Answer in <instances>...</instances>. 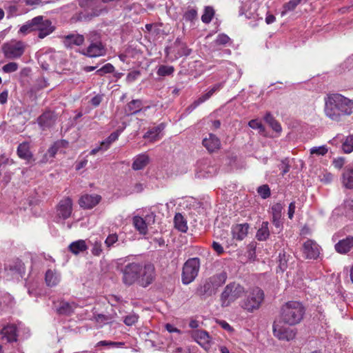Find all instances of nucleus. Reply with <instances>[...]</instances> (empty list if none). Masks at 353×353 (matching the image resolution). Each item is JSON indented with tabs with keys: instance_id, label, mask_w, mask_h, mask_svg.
Masks as SVG:
<instances>
[{
	"instance_id": "nucleus-1",
	"label": "nucleus",
	"mask_w": 353,
	"mask_h": 353,
	"mask_svg": "<svg viewBox=\"0 0 353 353\" xmlns=\"http://www.w3.org/2000/svg\"><path fill=\"white\" fill-rule=\"evenodd\" d=\"M122 282L126 286L135 283L146 288L154 281L156 274L153 264L150 263L131 262L121 270Z\"/></svg>"
},
{
	"instance_id": "nucleus-2",
	"label": "nucleus",
	"mask_w": 353,
	"mask_h": 353,
	"mask_svg": "<svg viewBox=\"0 0 353 353\" xmlns=\"http://www.w3.org/2000/svg\"><path fill=\"white\" fill-rule=\"evenodd\" d=\"M325 114L334 121H341L343 117L353 113V100L340 94L327 97L325 103Z\"/></svg>"
},
{
	"instance_id": "nucleus-3",
	"label": "nucleus",
	"mask_w": 353,
	"mask_h": 353,
	"mask_svg": "<svg viewBox=\"0 0 353 353\" xmlns=\"http://www.w3.org/2000/svg\"><path fill=\"white\" fill-rule=\"evenodd\" d=\"M305 308L299 301H289L281 309L280 321L289 325L299 323L305 314Z\"/></svg>"
},
{
	"instance_id": "nucleus-4",
	"label": "nucleus",
	"mask_w": 353,
	"mask_h": 353,
	"mask_svg": "<svg viewBox=\"0 0 353 353\" xmlns=\"http://www.w3.org/2000/svg\"><path fill=\"white\" fill-rule=\"evenodd\" d=\"M245 297L240 303L241 307L248 312L252 313L258 310L263 302L264 292L259 287H253L245 290Z\"/></svg>"
},
{
	"instance_id": "nucleus-5",
	"label": "nucleus",
	"mask_w": 353,
	"mask_h": 353,
	"mask_svg": "<svg viewBox=\"0 0 353 353\" xmlns=\"http://www.w3.org/2000/svg\"><path fill=\"white\" fill-rule=\"evenodd\" d=\"M245 294V288L241 284L232 282L228 284L220 297L222 307H228Z\"/></svg>"
},
{
	"instance_id": "nucleus-6",
	"label": "nucleus",
	"mask_w": 353,
	"mask_h": 353,
	"mask_svg": "<svg viewBox=\"0 0 353 353\" xmlns=\"http://www.w3.org/2000/svg\"><path fill=\"white\" fill-rule=\"evenodd\" d=\"M227 275L221 273L209 278L197 290L200 296H209L216 293L219 287L225 283Z\"/></svg>"
},
{
	"instance_id": "nucleus-7",
	"label": "nucleus",
	"mask_w": 353,
	"mask_h": 353,
	"mask_svg": "<svg viewBox=\"0 0 353 353\" xmlns=\"http://www.w3.org/2000/svg\"><path fill=\"white\" fill-rule=\"evenodd\" d=\"M200 268V260L197 257L189 259L183 265L181 279L185 285L192 283L197 276Z\"/></svg>"
},
{
	"instance_id": "nucleus-8",
	"label": "nucleus",
	"mask_w": 353,
	"mask_h": 353,
	"mask_svg": "<svg viewBox=\"0 0 353 353\" xmlns=\"http://www.w3.org/2000/svg\"><path fill=\"white\" fill-rule=\"evenodd\" d=\"M2 50L6 57L16 59L20 57L23 54L25 45L21 41H11L4 43Z\"/></svg>"
},
{
	"instance_id": "nucleus-9",
	"label": "nucleus",
	"mask_w": 353,
	"mask_h": 353,
	"mask_svg": "<svg viewBox=\"0 0 353 353\" xmlns=\"http://www.w3.org/2000/svg\"><path fill=\"white\" fill-rule=\"evenodd\" d=\"M32 21L35 23L34 26H33V30L39 31L38 37L40 39L45 38L54 30V27L52 25V22L48 19H45L43 16L34 17Z\"/></svg>"
},
{
	"instance_id": "nucleus-10",
	"label": "nucleus",
	"mask_w": 353,
	"mask_h": 353,
	"mask_svg": "<svg viewBox=\"0 0 353 353\" xmlns=\"http://www.w3.org/2000/svg\"><path fill=\"white\" fill-rule=\"evenodd\" d=\"M274 335L279 340L290 341L294 339L296 336L295 332L290 328L284 327L283 322L275 321L273 324Z\"/></svg>"
},
{
	"instance_id": "nucleus-11",
	"label": "nucleus",
	"mask_w": 353,
	"mask_h": 353,
	"mask_svg": "<svg viewBox=\"0 0 353 353\" xmlns=\"http://www.w3.org/2000/svg\"><path fill=\"white\" fill-rule=\"evenodd\" d=\"M84 55L94 58L104 56L106 54L105 46L100 41H92L88 48L82 52Z\"/></svg>"
},
{
	"instance_id": "nucleus-12",
	"label": "nucleus",
	"mask_w": 353,
	"mask_h": 353,
	"mask_svg": "<svg viewBox=\"0 0 353 353\" xmlns=\"http://www.w3.org/2000/svg\"><path fill=\"white\" fill-rule=\"evenodd\" d=\"M303 253L307 259H315L320 254L319 245L313 240H307L303 245Z\"/></svg>"
},
{
	"instance_id": "nucleus-13",
	"label": "nucleus",
	"mask_w": 353,
	"mask_h": 353,
	"mask_svg": "<svg viewBox=\"0 0 353 353\" xmlns=\"http://www.w3.org/2000/svg\"><path fill=\"white\" fill-rule=\"evenodd\" d=\"M72 212V201L70 198L66 197L60 201L57 206V215L63 219L69 218Z\"/></svg>"
},
{
	"instance_id": "nucleus-14",
	"label": "nucleus",
	"mask_w": 353,
	"mask_h": 353,
	"mask_svg": "<svg viewBox=\"0 0 353 353\" xmlns=\"http://www.w3.org/2000/svg\"><path fill=\"white\" fill-rule=\"evenodd\" d=\"M223 87V83H219L214 85L212 87L208 92L201 96L198 99L195 100L188 108L187 110L189 112L194 110L197 106H199L202 103L205 102L208 99H209L216 92L220 90Z\"/></svg>"
},
{
	"instance_id": "nucleus-15",
	"label": "nucleus",
	"mask_w": 353,
	"mask_h": 353,
	"mask_svg": "<svg viewBox=\"0 0 353 353\" xmlns=\"http://www.w3.org/2000/svg\"><path fill=\"white\" fill-rule=\"evenodd\" d=\"M17 329L16 325L13 324L7 325L3 327L0 332L1 336V340L6 341L8 343L17 341Z\"/></svg>"
},
{
	"instance_id": "nucleus-16",
	"label": "nucleus",
	"mask_w": 353,
	"mask_h": 353,
	"mask_svg": "<svg viewBox=\"0 0 353 353\" xmlns=\"http://www.w3.org/2000/svg\"><path fill=\"white\" fill-rule=\"evenodd\" d=\"M101 199V196L98 194H85L80 198L79 204L84 209H91L97 205Z\"/></svg>"
},
{
	"instance_id": "nucleus-17",
	"label": "nucleus",
	"mask_w": 353,
	"mask_h": 353,
	"mask_svg": "<svg viewBox=\"0 0 353 353\" xmlns=\"http://www.w3.org/2000/svg\"><path fill=\"white\" fill-rule=\"evenodd\" d=\"M38 124L42 130H46L54 125L56 121V115L50 111L45 112L37 119Z\"/></svg>"
},
{
	"instance_id": "nucleus-18",
	"label": "nucleus",
	"mask_w": 353,
	"mask_h": 353,
	"mask_svg": "<svg viewBox=\"0 0 353 353\" xmlns=\"http://www.w3.org/2000/svg\"><path fill=\"white\" fill-rule=\"evenodd\" d=\"M192 336L204 349L207 350L210 347V336L207 332L196 330L192 332Z\"/></svg>"
},
{
	"instance_id": "nucleus-19",
	"label": "nucleus",
	"mask_w": 353,
	"mask_h": 353,
	"mask_svg": "<svg viewBox=\"0 0 353 353\" xmlns=\"http://www.w3.org/2000/svg\"><path fill=\"white\" fill-rule=\"evenodd\" d=\"M84 37L79 34H70L63 37V44L66 48H73L79 46L84 42Z\"/></svg>"
},
{
	"instance_id": "nucleus-20",
	"label": "nucleus",
	"mask_w": 353,
	"mask_h": 353,
	"mask_svg": "<svg viewBox=\"0 0 353 353\" xmlns=\"http://www.w3.org/2000/svg\"><path fill=\"white\" fill-rule=\"evenodd\" d=\"M353 248V236H349L340 240L334 245L335 250L341 254L347 253Z\"/></svg>"
},
{
	"instance_id": "nucleus-21",
	"label": "nucleus",
	"mask_w": 353,
	"mask_h": 353,
	"mask_svg": "<svg viewBox=\"0 0 353 353\" xmlns=\"http://www.w3.org/2000/svg\"><path fill=\"white\" fill-rule=\"evenodd\" d=\"M54 305L57 312L63 315L71 314L77 307L74 303H68L64 301H61L57 304L54 303Z\"/></svg>"
},
{
	"instance_id": "nucleus-22",
	"label": "nucleus",
	"mask_w": 353,
	"mask_h": 353,
	"mask_svg": "<svg viewBox=\"0 0 353 353\" xmlns=\"http://www.w3.org/2000/svg\"><path fill=\"white\" fill-rule=\"evenodd\" d=\"M61 281V274L56 270H48L45 274V281L48 287L58 285Z\"/></svg>"
},
{
	"instance_id": "nucleus-23",
	"label": "nucleus",
	"mask_w": 353,
	"mask_h": 353,
	"mask_svg": "<svg viewBox=\"0 0 353 353\" xmlns=\"http://www.w3.org/2000/svg\"><path fill=\"white\" fill-rule=\"evenodd\" d=\"M165 128V125L161 123L159 125L148 130L143 136L145 139H148L151 142L156 141L161 139L160 134Z\"/></svg>"
},
{
	"instance_id": "nucleus-24",
	"label": "nucleus",
	"mask_w": 353,
	"mask_h": 353,
	"mask_svg": "<svg viewBox=\"0 0 353 353\" xmlns=\"http://www.w3.org/2000/svg\"><path fill=\"white\" fill-rule=\"evenodd\" d=\"M203 145L209 152H212L219 148L221 143L215 135L210 134L209 138H205L203 140Z\"/></svg>"
},
{
	"instance_id": "nucleus-25",
	"label": "nucleus",
	"mask_w": 353,
	"mask_h": 353,
	"mask_svg": "<svg viewBox=\"0 0 353 353\" xmlns=\"http://www.w3.org/2000/svg\"><path fill=\"white\" fill-rule=\"evenodd\" d=\"M342 183L345 188L353 189V165L345 167L342 175Z\"/></svg>"
},
{
	"instance_id": "nucleus-26",
	"label": "nucleus",
	"mask_w": 353,
	"mask_h": 353,
	"mask_svg": "<svg viewBox=\"0 0 353 353\" xmlns=\"http://www.w3.org/2000/svg\"><path fill=\"white\" fill-rule=\"evenodd\" d=\"M150 161V158L146 154H140L136 156L132 165L134 170H143Z\"/></svg>"
},
{
	"instance_id": "nucleus-27",
	"label": "nucleus",
	"mask_w": 353,
	"mask_h": 353,
	"mask_svg": "<svg viewBox=\"0 0 353 353\" xmlns=\"http://www.w3.org/2000/svg\"><path fill=\"white\" fill-rule=\"evenodd\" d=\"M248 229L249 225L247 223L236 225L232 229L233 237L236 240H243L246 236Z\"/></svg>"
},
{
	"instance_id": "nucleus-28",
	"label": "nucleus",
	"mask_w": 353,
	"mask_h": 353,
	"mask_svg": "<svg viewBox=\"0 0 353 353\" xmlns=\"http://www.w3.org/2000/svg\"><path fill=\"white\" fill-rule=\"evenodd\" d=\"M268 226L269 223L268 221L262 222L256 234L257 240L263 241L269 238L270 232Z\"/></svg>"
},
{
	"instance_id": "nucleus-29",
	"label": "nucleus",
	"mask_w": 353,
	"mask_h": 353,
	"mask_svg": "<svg viewBox=\"0 0 353 353\" xmlns=\"http://www.w3.org/2000/svg\"><path fill=\"white\" fill-rule=\"evenodd\" d=\"M17 154L21 159L29 161L32 157V154L30 150L29 143L23 142L19 144L17 148Z\"/></svg>"
},
{
	"instance_id": "nucleus-30",
	"label": "nucleus",
	"mask_w": 353,
	"mask_h": 353,
	"mask_svg": "<svg viewBox=\"0 0 353 353\" xmlns=\"http://www.w3.org/2000/svg\"><path fill=\"white\" fill-rule=\"evenodd\" d=\"M174 228L181 232H186L188 227L186 219L181 213H176L174 218Z\"/></svg>"
},
{
	"instance_id": "nucleus-31",
	"label": "nucleus",
	"mask_w": 353,
	"mask_h": 353,
	"mask_svg": "<svg viewBox=\"0 0 353 353\" xmlns=\"http://www.w3.org/2000/svg\"><path fill=\"white\" fill-rule=\"evenodd\" d=\"M68 248L72 253L77 255L85 251L88 249V245L84 240H78L71 243Z\"/></svg>"
},
{
	"instance_id": "nucleus-32",
	"label": "nucleus",
	"mask_w": 353,
	"mask_h": 353,
	"mask_svg": "<svg viewBox=\"0 0 353 353\" xmlns=\"http://www.w3.org/2000/svg\"><path fill=\"white\" fill-rule=\"evenodd\" d=\"M68 145V142L65 140L57 141L48 150L46 155L53 158L61 148H67Z\"/></svg>"
},
{
	"instance_id": "nucleus-33",
	"label": "nucleus",
	"mask_w": 353,
	"mask_h": 353,
	"mask_svg": "<svg viewBox=\"0 0 353 353\" xmlns=\"http://www.w3.org/2000/svg\"><path fill=\"white\" fill-rule=\"evenodd\" d=\"M142 102L141 100H132L128 103L125 107V111L127 114H136L141 110Z\"/></svg>"
},
{
	"instance_id": "nucleus-34",
	"label": "nucleus",
	"mask_w": 353,
	"mask_h": 353,
	"mask_svg": "<svg viewBox=\"0 0 353 353\" xmlns=\"http://www.w3.org/2000/svg\"><path fill=\"white\" fill-rule=\"evenodd\" d=\"M174 45L177 51L176 58L181 57L183 56H188L190 54L192 50L188 48L185 43H181L177 39Z\"/></svg>"
},
{
	"instance_id": "nucleus-35",
	"label": "nucleus",
	"mask_w": 353,
	"mask_h": 353,
	"mask_svg": "<svg viewBox=\"0 0 353 353\" xmlns=\"http://www.w3.org/2000/svg\"><path fill=\"white\" fill-rule=\"evenodd\" d=\"M133 224L135 228L142 234H145L148 232V227L143 218L136 216L133 218Z\"/></svg>"
},
{
	"instance_id": "nucleus-36",
	"label": "nucleus",
	"mask_w": 353,
	"mask_h": 353,
	"mask_svg": "<svg viewBox=\"0 0 353 353\" xmlns=\"http://www.w3.org/2000/svg\"><path fill=\"white\" fill-rule=\"evenodd\" d=\"M341 148L346 154L353 152V134L348 135L344 139Z\"/></svg>"
},
{
	"instance_id": "nucleus-37",
	"label": "nucleus",
	"mask_w": 353,
	"mask_h": 353,
	"mask_svg": "<svg viewBox=\"0 0 353 353\" xmlns=\"http://www.w3.org/2000/svg\"><path fill=\"white\" fill-rule=\"evenodd\" d=\"M214 14V9L210 6H207L205 8L204 13L201 16V20L205 23H209Z\"/></svg>"
},
{
	"instance_id": "nucleus-38",
	"label": "nucleus",
	"mask_w": 353,
	"mask_h": 353,
	"mask_svg": "<svg viewBox=\"0 0 353 353\" xmlns=\"http://www.w3.org/2000/svg\"><path fill=\"white\" fill-rule=\"evenodd\" d=\"M174 71V68L172 65H161L159 67L157 74L161 77H165L172 74Z\"/></svg>"
},
{
	"instance_id": "nucleus-39",
	"label": "nucleus",
	"mask_w": 353,
	"mask_h": 353,
	"mask_svg": "<svg viewBox=\"0 0 353 353\" xmlns=\"http://www.w3.org/2000/svg\"><path fill=\"white\" fill-rule=\"evenodd\" d=\"M35 23L32 21V19L26 21L23 25H22L19 30V32L26 35L31 32H33V26H34Z\"/></svg>"
},
{
	"instance_id": "nucleus-40",
	"label": "nucleus",
	"mask_w": 353,
	"mask_h": 353,
	"mask_svg": "<svg viewBox=\"0 0 353 353\" xmlns=\"http://www.w3.org/2000/svg\"><path fill=\"white\" fill-rule=\"evenodd\" d=\"M119 132L118 131L114 132L104 141L101 142V145H105L104 150L109 148L110 144L118 139Z\"/></svg>"
},
{
	"instance_id": "nucleus-41",
	"label": "nucleus",
	"mask_w": 353,
	"mask_h": 353,
	"mask_svg": "<svg viewBox=\"0 0 353 353\" xmlns=\"http://www.w3.org/2000/svg\"><path fill=\"white\" fill-rule=\"evenodd\" d=\"M301 0H291L288 3H285L283 6V11L282 15H284L289 11H292L295 8L301 3Z\"/></svg>"
},
{
	"instance_id": "nucleus-42",
	"label": "nucleus",
	"mask_w": 353,
	"mask_h": 353,
	"mask_svg": "<svg viewBox=\"0 0 353 353\" xmlns=\"http://www.w3.org/2000/svg\"><path fill=\"white\" fill-rule=\"evenodd\" d=\"M257 192L263 199L270 196V189L268 185H263L257 188Z\"/></svg>"
},
{
	"instance_id": "nucleus-43",
	"label": "nucleus",
	"mask_w": 353,
	"mask_h": 353,
	"mask_svg": "<svg viewBox=\"0 0 353 353\" xmlns=\"http://www.w3.org/2000/svg\"><path fill=\"white\" fill-rule=\"evenodd\" d=\"M328 151L327 148L325 145H321L319 147H313L310 149V154H315L317 156H324Z\"/></svg>"
},
{
	"instance_id": "nucleus-44",
	"label": "nucleus",
	"mask_w": 353,
	"mask_h": 353,
	"mask_svg": "<svg viewBox=\"0 0 353 353\" xmlns=\"http://www.w3.org/2000/svg\"><path fill=\"white\" fill-rule=\"evenodd\" d=\"M283 209V207L281 203L274 204L271 208L272 217L281 218Z\"/></svg>"
},
{
	"instance_id": "nucleus-45",
	"label": "nucleus",
	"mask_w": 353,
	"mask_h": 353,
	"mask_svg": "<svg viewBox=\"0 0 353 353\" xmlns=\"http://www.w3.org/2000/svg\"><path fill=\"white\" fill-rule=\"evenodd\" d=\"M197 17V10L194 8H189L183 14L185 21H192Z\"/></svg>"
},
{
	"instance_id": "nucleus-46",
	"label": "nucleus",
	"mask_w": 353,
	"mask_h": 353,
	"mask_svg": "<svg viewBox=\"0 0 353 353\" xmlns=\"http://www.w3.org/2000/svg\"><path fill=\"white\" fill-rule=\"evenodd\" d=\"M139 319V316L136 314H130L124 318V323L128 326L134 325Z\"/></svg>"
},
{
	"instance_id": "nucleus-47",
	"label": "nucleus",
	"mask_w": 353,
	"mask_h": 353,
	"mask_svg": "<svg viewBox=\"0 0 353 353\" xmlns=\"http://www.w3.org/2000/svg\"><path fill=\"white\" fill-rule=\"evenodd\" d=\"M114 68L111 63H107L101 68L97 70L96 73L99 75H103L104 74L112 73L114 72Z\"/></svg>"
},
{
	"instance_id": "nucleus-48",
	"label": "nucleus",
	"mask_w": 353,
	"mask_h": 353,
	"mask_svg": "<svg viewBox=\"0 0 353 353\" xmlns=\"http://www.w3.org/2000/svg\"><path fill=\"white\" fill-rule=\"evenodd\" d=\"M230 41V38L225 34H219L216 39L214 40V43L216 46H224L227 44Z\"/></svg>"
},
{
	"instance_id": "nucleus-49",
	"label": "nucleus",
	"mask_w": 353,
	"mask_h": 353,
	"mask_svg": "<svg viewBox=\"0 0 353 353\" xmlns=\"http://www.w3.org/2000/svg\"><path fill=\"white\" fill-rule=\"evenodd\" d=\"M2 70L6 73H11L18 70V64L15 62H10L4 65Z\"/></svg>"
},
{
	"instance_id": "nucleus-50",
	"label": "nucleus",
	"mask_w": 353,
	"mask_h": 353,
	"mask_svg": "<svg viewBox=\"0 0 353 353\" xmlns=\"http://www.w3.org/2000/svg\"><path fill=\"white\" fill-rule=\"evenodd\" d=\"M92 254L94 256H99L102 252V245L99 241H95L93 243V247L92 248Z\"/></svg>"
},
{
	"instance_id": "nucleus-51",
	"label": "nucleus",
	"mask_w": 353,
	"mask_h": 353,
	"mask_svg": "<svg viewBox=\"0 0 353 353\" xmlns=\"http://www.w3.org/2000/svg\"><path fill=\"white\" fill-rule=\"evenodd\" d=\"M118 241V235L116 233L109 234L105 241L108 248L112 247Z\"/></svg>"
},
{
	"instance_id": "nucleus-52",
	"label": "nucleus",
	"mask_w": 353,
	"mask_h": 353,
	"mask_svg": "<svg viewBox=\"0 0 353 353\" xmlns=\"http://www.w3.org/2000/svg\"><path fill=\"white\" fill-rule=\"evenodd\" d=\"M248 125L251 128L259 130V132H263L265 130L261 122L257 119L251 120Z\"/></svg>"
},
{
	"instance_id": "nucleus-53",
	"label": "nucleus",
	"mask_w": 353,
	"mask_h": 353,
	"mask_svg": "<svg viewBox=\"0 0 353 353\" xmlns=\"http://www.w3.org/2000/svg\"><path fill=\"white\" fill-rule=\"evenodd\" d=\"M341 67L343 70H350L353 68V59L351 58L347 59L342 64Z\"/></svg>"
},
{
	"instance_id": "nucleus-54",
	"label": "nucleus",
	"mask_w": 353,
	"mask_h": 353,
	"mask_svg": "<svg viewBox=\"0 0 353 353\" xmlns=\"http://www.w3.org/2000/svg\"><path fill=\"white\" fill-rule=\"evenodd\" d=\"M332 163L336 168L341 169L345 163V159L343 157H338L333 160Z\"/></svg>"
},
{
	"instance_id": "nucleus-55",
	"label": "nucleus",
	"mask_w": 353,
	"mask_h": 353,
	"mask_svg": "<svg viewBox=\"0 0 353 353\" xmlns=\"http://www.w3.org/2000/svg\"><path fill=\"white\" fill-rule=\"evenodd\" d=\"M272 222L273 225L276 227V228L278 229V231L276 232L279 233L283 228V223L282 221H281V218L272 217Z\"/></svg>"
},
{
	"instance_id": "nucleus-56",
	"label": "nucleus",
	"mask_w": 353,
	"mask_h": 353,
	"mask_svg": "<svg viewBox=\"0 0 353 353\" xmlns=\"http://www.w3.org/2000/svg\"><path fill=\"white\" fill-rule=\"evenodd\" d=\"M282 175L285 174L290 170V165L287 160H283L281 162V168Z\"/></svg>"
},
{
	"instance_id": "nucleus-57",
	"label": "nucleus",
	"mask_w": 353,
	"mask_h": 353,
	"mask_svg": "<svg viewBox=\"0 0 353 353\" xmlns=\"http://www.w3.org/2000/svg\"><path fill=\"white\" fill-rule=\"evenodd\" d=\"M295 208H296L295 203L294 202H291L290 203V205H289L288 212V217L290 219H292L293 218V216H294V212H295Z\"/></svg>"
},
{
	"instance_id": "nucleus-58",
	"label": "nucleus",
	"mask_w": 353,
	"mask_h": 353,
	"mask_svg": "<svg viewBox=\"0 0 353 353\" xmlns=\"http://www.w3.org/2000/svg\"><path fill=\"white\" fill-rule=\"evenodd\" d=\"M165 329L170 332V333H172V332H176L177 334H181V330H179V329H177L176 327H174L171 324H169V323H167L165 325Z\"/></svg>"
},
{
	"instance_id": "nucleus-59",
	"label": "nucleus",
	"mask_w": 353,
	"mask_h": 353,
	"mask_svg": "<svg viewBox=\"0 0 353 353\" xmlns=\"http://www.w3.org/2000/svg\"><path fill=\"white\" fill-rule=\"evenodd\" d=\"M101 99H102V98H101V96L96 95V96H94V97L92 98L90 102H91L92 105H93L94 106L97 107L101 102Z\"/></svg>"
},
{
	"instance_id": "nucleus-60",
	"label": "nucleus",
	"mask_w": 353,
	"mask_h": 353,
	"mask_svg": "<svg viewBox=\"0 0 353 353\" xmlns=\"http://www.w3.org/2000/svg\"><path fill=\"white\" fill-rule=\"evenodd\" d=\"M270 125L272 127V128L274 131H276L277 132H280L282 130L280 123L279 122H277L276 120L272 121Z\"/></svg>"
},
{
	"instance_id": "nucleus-61",
	"label": "nucleus",
	"mask_w": 353,
	"mask_h": 353,
	"mask_svg": "<svg viewBox=\"0 0 353 353\" xmlns=\"http://www.w3.org/2000/svg\"><path fill=\"white\" fill-rule=\"evenodd\" d=\"M212 248L218 254H221L223 252V247L220 243L217 242H213Z\"/></svg>"
},
{
	"instance_id": "nucleus-62",
	"label": "nucleus",
	"mask_w": 353,
	"mask_h": 353,
	"mask_svg": "<svg viewBox=\"0 0 353 353\" xmlns=\"http://www.w3.org/2000/svg\"><path fill=\"white\" fill-rule=\"evenodd\" d=\"M279 262H280V268L281 269H284L286 266V259H285V253H283V254H279Z\"/></svg>"
},
{
	"instance_id": "nucleus-63",
	"label": "nucleus",
	"mask_w": 353,
	"mask_h": 353,
	"mask_svg": "<svg viewBox=\"0 0 353 353\" xmlns=\"http://www.w3.org/2000/svg\"><path fill=\"white\" fill-rule=\"evenodd\" d=\"M96 321L99 323H105L108 321V317L103 314H98L95 316Z\"/></svg>"
},
{
	"instance_id": "nucleus-64",
	"label": "nucleus",
	"mask_w": 353,
	"mask_h": 353,
	"mask_svg": "<svg viewBox=\"0 0 353 353\" xmlns=\"http://www.w3.org/2000/svg\"><path fill=\"white\" fill-rule=\"evenodd\" d=\"M8 91H3L0 94V103L4 104L6 103L8 99Z\"/></svg>"
}]
</instances>
